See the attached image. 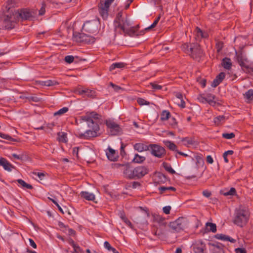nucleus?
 Returning a JSON list of instances; mask_svg holds the SVG:
<instances>
[{
  "instance_id": "1",
  "label": "nucleus",
  "mask_w": 253,
  "mask_h": 253,
  "mask_svg": "<svg viewBox=\"0 0 253 253\" xmlns=\"http://www.w3.org/2000/svg\"><path fill=\"white\" fill-rule=\"evenodd\" d=\"M7 11L4 13L2 19L6 29H11L16 24L18 18L28 19L32 16L31 13L27 10H23L19 12L10 7H6Z\"/></svg>"
},
{
  "instance_id": "2",
  "label": "nucleus",
  "mask_w": 253,
  "mask_h": 253,
  "mask_svg": "<svg viewBox=\"0 0 253 253\" xmlns=\"http://www.w3.org/2000/svg\"><path fill=\"white\" fill-rule=\"evenodd\" d=\"M82 120L84 122H86L87 126L90 129L86 130L84 133L79 132V136L82 138L86 139L97 136L99 130V127L97 123L94 122L87 116L82 117Z\"/></svg>"
},
{
  "instance_id": "3",
  "label": "nucleus",
  "mask_w": 253,
  "mask_h": 253,
  "mask_svg": "<svg viewBox=\"0 0 253 253\" xmlns=\"http://www.w3.org/2000/svg\"><path fill=\"white\" fill-rule=\"evenodd\" d=\"M115 30L116 32H120V31H122L123 33L129 36H133L137 30V27L133 26L129 20L125 19L116 23Z\"/></svg>"
},
{
  "instance_id": "4",
  "label": "nucleus",
  "mask_w": 253,
  "mask_h": 253,
  "mask_svg": "<svg viewBox=\"0 0 253 253\" xmlns=\"http://www.w3.org/2000/svg\"><path fill=\"white\" fill-rule=\"evenodd\" d=\"M250 216L249 210L246 208H240L236 211L234 222L239 226L243 227L248 222Z\"/></svg>"
},
{
  "instance_id": "5",
  "label": "nucleus",
  "mask_w": 253,
  "mask_h": 253,
  "mask_svg": "<svg viewBox=\"0 0 253 253\" xmlns=\"http://www.w3.org/2000/svg\"><path fill=\"white\" fill-rule=\"evenodd\" d=\"M170 230L172 233H178L183 231L186 226V220L181 217L169 224Z\"/></svg>"
},
{
  "instance_id": "6",
  "label": "nucleus",
  "mask_w": 253,
  "mask_h": 253,
  "mask_svg": "<svg viewBox=\"0 0 253 253\" xmlns=\"http://www.w3.org/2000/svg\"><path fill=\"white\" fill-rule=\"evenodd\" d=\"M106 125L107 127L108 131L111 135H117L122 132V128L119 125L113 120H107L106 121Z\"/></svg>"
},
{
  "instance_id": "7",
  "label": "nucleus",
  "mask_w": 253,
  "mask_h": 253,
  "mask_svg": "<svg viewBox=\"0 0 253 253\" xmlns=\"http://www.w3.org/2000/svg\"><path fill=\"white\" fill-rule=\"evenodd\" d=\"M151 151V154L157 158H162L166 154L165 149L157 144H150L149 145V149Z\"/></svg>"
},
{
  "instance_id": "8",
  "label": "nucleus",
  "mask_w": 253,
  "mask_h": 253,
  "mask_svg": "<svg viewBox=\"0 0 253 253\" xmlns=\"http://www.w3.org/2000/svg\"><path fill=\"white\" fill-rule=\"evenodd\" d=\"M191 247L194 253H205L206 250V244L201 240L194 241Z\"/></svg>"
},
{
  "instance_id": "9",
  "label": "nucleus",
  "mask_w": 253,
  "mask_h": 253,
  "mask_svg": "<svg viewBox=\"0 0 253 253\" xmlns=\"http://www.w3.org/2000/svg\"><path fill=\"white\" fill-rule=\"evenodd\" d=\"M148 169L144 166H139L133 169L134 177L141 178L148 173Z\"/></svg>"
},
{
  "instance_id": "10",
  "label": "nucleus",
  "mask_w": 253,
  "mask_h": 253,
  "mask_svg": "<svg viewBox=\"0 0 253 253\" xmlns=\"http://www.w3.org/2000/svg\"><path fill=\"white\" fill-rule=\"evenodd\" d=\"M105 153L108 160L111 161H116L118 158V153L110 146H108L106 149Z\"/></svg>"
},
{
  "instance_id": "11",
  "label": "nucleus",
  "mask_w": 253,
  "mask_h": 253,
  "mask_svg": "<svg viewBox=\"0 0 253 253\" xmlns=\"http://www.w3.org/2000/svg\"><path fill=\"white\" fill-rule=\"evenodd\" d=\"M109 7L107 4L103 3V1H100L99 6V12L103 19H106L108 17Z\"/></svg>"
},
{
  "instance_id": "12",
  "label": "nucleus",
  "mask_w": 253,
  "mask_h": 253,
  "mask_svg": "<svg viewBox=\"0 0 253 253\" xmlns=\"http://www.w3.org/2000/svg\"><path fill=\"white\" fill-rule=\"evenodd\" d=\"M83 28L89 33H94L97 30L96 23L93 21H87L84 24Z\"/></svg>"
},
{
  "instance_id": "13",
  "label": "nucleus",
  "mask_w": 253,
  "mask_h": 253,
  "mask_svg": "<svg viewBox=\"0 0 253 253\" xmlns=\"http://www.w3.org/2000/svg\"><path fill=\"white\" fill-rule=\"evenodd\" d=\"M190 51H191L190 53L193 58H196L197 56H200L203 53L200 45L197 43L190 46Z\"/></svg>"
},
{
  "instance_id": "14",
  "label": "nucleus",
  "mask_w": 253,
  "mask_h": 253,
  "mask_svg": "<svg viewBox=\"0 0 253 253\" xmlns=\"http://www.w3.org/2000/svg\"><path fill=\"white\" fill-rule=\"evenodd\" d=\"M225 77V74L223 72L220 73L212 81L211 85L213 87H215L217 86L220 83L222 82V81L223 80V79Z\"/></svg>"
},
{
  "instance_id": "15",
  "label": "nucleus",
  "mask_w": 253,
  "mask_h": 253,
  "mask_svg": "<svg viewBox=\"0 0 253 253\" xmlns=\"http://www.w3.org/2000/svg\"><path fill=\"white\" fill-rule=\"evenodd\" d=\"M0 166H2L5 170L8 171H11L14 168L10 163L3 158H0Z\"/></svg>"
},
{
  "instance_id": "16",
  "label": "nucleus",
  "mask_w": 253,
  "mask_h": 253,
  "mask_svg": "<svg viewBox=\"0 0 253 253\" xmlns=\"http://www.w3.org/2000/svg\"><path fill=\"white\" fill-rule=\"evenodd\" d=\"M80 196L82 198L87 201H93L95 199V195L92 193L87 191H82L80 194Z\"/></svg>"
},
{
  "instance_id": "17",
  "label": "nucleus",
  "mask_w": 253,
  "mask_h": 253,
  "mask_svg": "<svg viewBox=\"0 0 253 253\" xmlns=\"http://www.w3.org/2000/svg\"><path fill=\"white\" fill-rule=\"evenodd\" d=\"M80 37L83 42H84L86 43H92L95 41V39L93 37L86 34H82L80 35Z\"/></svg>"
},
{
  "instance_id": "18",
  "label": "nucleus",
  "mask_w": 253,
  "mask_h": 253,
  "mask_svg": "<svg viewBox=\"0 0 253 253\" xmlns=\"http://www.w3.org/2000/svg\"><path fill=\"white\" fill-rule=\"evenodd\" d=\"M124 174L125 175L126 177L128 178H132L134 177L133 169L132 170L128 165H126L124 167Z\"/></svg>"
},
{
  "instance_id": "19",
  "label": "nucleus",
  "mask_w": 253,
  "mask_h": 253,
  "mask_svg": "<svg viewBox=\"0 0 253 253\" xmlns=\"http://www.w3.org/2000/svg\"><path fill=\"white\" fill-rule=\"evenodd\" d=\"M194 34L196 36V39L198 40L201 38H206L208 37V34L206 32H203L200 28L197 27Z\"/></svg>"
},
{
  "instance_id": "20",
  "label": "nucleus",
  "mask_w": 253,
  "mask_h": 253,
  "mask_svg": "<svg viewBox=\"0 0 253 253\" xmlns=\"http://www.w3.org/2000/svg\"><path fill=\"white\" fill-rule=\"evenodd\" d=\"M79 93L81 95L87 97H93L95 96V92L89 89H82L79 91Z\"/></svg>"
},
{
  "instance_id": "21",
  "label": "nucleus",
  "mask_w": 253,
  "mask_h": 253,
  "mask_svg": "<svg viewBox=\"0 0 253 253\" xmlns=\"http://www.w3.org/2000/svg\"><path fill=\"white\" fill-rule=\"evenodd\" d=\"M134 149L139 152H142L149 149V146L145 145L143 143H136L134 146Z\"/></svg>"
},
{
  "instance_id": "22",
  "label": "nucleus",
  "mask_w": 253,
  "mask_h": 253,
  "mask_svg": "<svg viewBox=\"0 0 253 253\" xmlns=\"http://www.w3.org/2000/svg\"><path fill=\"white\" fill-rule=\"evenodd\" d=\"M216 237L217 239L224 241H229L231 243H235L236 241L235 239L224 234H217Z\"/></svg>"
},
{
  "instance_id": "23",
  "label": "nucleus",
  "mask_w": 253,
  "mask_h": 253,
  "mask_svg": "<svg viewBox=\"0 0 253 253\" xmlns=\"http://www.w3.org/2000/svg\"><path fill=\"white\" fill-rule=\"evenodd\" d=\"M222 66L224 69L228 70H230L232 66L231 60L228 58H225L223 59L222 61Z\"/></svg>"
},
{
  "instance_id": "24",
  "label": "nucleus",
  "mask_w": 253,
  "mask_h": 253,
  "mask_svg": "<svg viewBox=\"0 0 253 253\" xmlns=\"http://www.w3.org/2000/svg\"><path fill=\"white\" fill-rule=\"evenodd\" d=\"M160 120L162 121H165L168 120L170 117V113L168 110H163L161 113Z\"/></svg>"
},
{
  "instance_id": "25",
  "label": "nucleus",
  "mask_w": 253,
  "mask_h": 253,
  "mask_svg": "<svg viewBox=\"0 0 253 253\" xmlns=\"http://www.w3.org/2000/svg\"><path fill=\"white\" fill-rule=\"evenodd\" d=\"M215 96L212 94H207L206 96V102L209 103L211 105H214L215 104V101L214 100Z\"/></svg>"
},
{
  "instance_id": "26",
  "label": "nucleus",
  "mask_w": 253,
  "mask_h": 253,
  "mask_svg": "<svg viewBox=\"0 0 253 253\" xmlns=\"http://www.w3.org/2000/svg\"><path fill=\"white\" fill-rule=\"evenodd\" d=\"M58 140L59 142L66 143L68 141L67 135L66 133L61 132L58 134Z\"/></svg>"
},
{
  "instance_id": "27",
  "label": "nucleus",
  "mask_w": 253,
  "mask_h": 253,
  "mask_svg": "<svg viewBox=\"0 0 253 253\" xmlns=\"http://www.w3.org/2000/svg\"><path fill=\"white\" fill-rule=\"evenodd\" d=\"M164 142L170 150L176 152L178 151L176 146L173 142L168 140L164 141Z\"/></svg>"
},
{
  "instance_id": "28",
  "label": "nucleus",
  "mask_w": 253,
  "mask_h": 253,
  "mask_svg": "<svg viewBox=\"0 0 253 253\" xmlns=\"http://www.w3.org/2000/svg\"><path fill=\"white\" fill-rule=\"evenodd\" d=\"M206 226L208 231H211L213 233H215L216 231V226L214 223L207 222Z\"/></svg>"
},
{
  "instance_id": "29",
  "label": "nucleus",
  "mask_w": 253,
  "mask_h": 253,
  "mask_svg": "<svg viewBox=\"0 0 253 253\" xmlns=\"http://www.w3.org/2000/svg\"><path fill=\"white\" fill-rule=\"evenodd\" d=\"M125 64L123 62L114 63L110 66L109 69L111 71L116 68L121 69L125 67Z\"/></svg>"
},
{
  "instance_id": "30",
  "label": "nucleus",
  "mask_w": 253,
  "mask_h": 253,
  "mask_svg": "<svg viewBox=\"0 0 253 253\" xmlns=\"http://www.w3.org/2000/svg\"><path fill=\"white\" fill-rule=\"evenodd\" d=\"M146 158L144 156L139 155L137 154L134 155L133 159V162L136 163H143Z\"/></svg>"
},
{
  "instance_id": "31",
  "label": "nucleus",
  "mask_w": 253,
  "mask_h": 253,
  "mask_svg": "<svg viewBox=\"0 0 253 253\" xmlns=\"http://www.w3.org/2000/svg\"><path fill=\"white\" fill-rule=\"evenodd\" d=\"M182 141L186 146L193 145L195 144V141L192 138L186 137L183 138Z\"/></svg>"
},
{
  "instance_id": "32",
  "label": "nucleus",
  "mask_w": 253,
  "mask_h": 253,
  "mask_svg": "<svg viewBox=\"0 0 253 253\" xmlns=\"http://www.w3.org/2000/svg\"><path fill=\"white\" fill-rule=\"evenodd\" d=\"M17 182L21 185V186L23 188H26L29 189H31L32 188V186L31 185L27 184L22 179H18Z\"/></svg>"
},
{
  "instance_id": "33",
  "label": "nucleus",
  "mask_w": 253,
  "mask_h": 253,
  "mask_svg": "<svg viewBox=\"0 0 253 253\" xmlns=\"http://www.w3.org/2000/svg\"><path fill=\"white\" fill-rule=\"evenodd\" d=\"M238 61L239 64L242 68H247L248 67L246 59H244L242 58V57L238 56Z\"/></svg>"
},
{
  "instance_id": "34",
  "label": "nucleus",
  "mask_w": 253,
  "mask_h": 253,
  "mask_svg": "<svg viewBox=\"0 0 253 253\" xmlns=\"http://www.w3.org/2000/svg\"><path fill=\"white\" fill-rule=\"evenodd\" d=\"M245 97L248 100H253V90L249 89L244 94Z\"/></svg>"
},
{
  "instance_id": "35",
  "label": "nucleus",
  "mask_w": 253,
  "mask_h": 253,
  "mask_svg": "<svg viewBox=\"0 0 253 253\" xmlns=\"http://www.w3.org/2000/svg\"><path fill=\"white\" fill-rule=\"evenodd\" d=\"M163 166H164L165 169L166 170H167L168 171H169V172L172 173V174L174 173L175 172V170L172 168V167L170 166V165H169L166 163H164Z\"/></svg>"
},
{
  "instance_id": "36",
  "label": "nucleus",
  "mask_w": 253,
  "mask_h": 253,
  "mask_svg": "<svg viewBox=\"0 0 253 253\" xmlns=\"http://www.w3.org/2000/svg\"><path fill=\"white\" fill-rule=\"evenodd\" d=\"M225 120V117L223 116H219L214 119V122L217 125H219L221 122H223Z\"/></svg>"
},
{
  "instance_id": "37",
  "label": "nucleus",
  "mask_w": 253,
  "mask_h": 253,
  "mask_svg": "<svg viewBox=\"0 0 253 253\" xmlns=\"http://www.w3.org/2000/svg\"><path fill=\"white\" fill-rule=\"evenodd\" d=\"M58 226L60 228V229L63 232L66 234L68 231V227H67L66 225H65L63 223L61 222H59L58 223Z\"/></svg>"
},
{
  "instance_id": "38",
  "label": "nucleus",
  "mask_w": 253,
  "mask_h": 253,
  "mask_svg": "<svg viewBox=\"0 0 253 253\" xmlns=\"http://www.w3.org/2000/svg\"><path fill=\"white\" fill-rule=\"evenodd\" d=\"M33 174L37 176L41 181H43L46 177V174L43 172H34Z\"/></svg>"
},
{
  "instance_id": "39",
  "label": "nucleus",
  "mask_w": 253,
  "mask_h": 253,
  "mask_svg": "<svg viewBox=\"0 0 253 253\" xmlns=\"http://www.w3.org/2000/svg\"><path fill=\"white\" fill-rule=\"evenodd\" d=\"M68 111V108L67 107H63L60 109H59L58 111H56L54 113V116L57 115H62L65 113H66Z\"/></svg>"
},
{
  "instance_id": "40",
  "label": "nucleus",
  "mask_w": 253,
  "mask_h": 253,
  "mask_svg": "<svg viewBox=\"0 0 253 253\" xmlns=\"http://www.w3.org/2000/svg\"><path fill=\"white\" fill-rule=\"evenodd\" d=\"M169 120V125L173 128H176L177 127V123L175 120V119L173 117H170Z\"/></svg>"
},
{
  "instance_id": "41",
  "label": "nucleus",
  "mask_w": 253,
  "mask_h": 253,
  "mask_svg": "<svg viewBox=\"0 0 253 253\" xmlns=\"http://www.w3.org/2000/svg\"><path fill=\"white\" fill-rule=\"evenodd\" d=\"M137 102L141 106L149 105L150 104L149 102L142 98H138L137 100Z\"/></svg>"
},
{
  "instance_id": "42",
  "label": "nucleus",
  "mask_w": 253,
  "mask_h": 253,
  "mask_svg": "<svg viewBox=\"0 0 253 253\" xmlns=\"http://www.w3.org/2000/svg\"><path fill=\"white\" fill-rule=\"evenodd\" d=\"M222 136L225 139H230L235 137V134L233 132L229 133H222Z\"/></svg>"
},
{
  "instance_id": "43",
  "label": "nucleus",
  "mask_w": 253,
  "mask_h": 253,
  "mask_svg": "<svg viewBox=\"0 0 253 253\" xmlns=\"http://www.w3.org/2000/svg\"><path fill=\"white\" fill-rule=\"evenodd\" d=\"M56 82L52 81V80H47L45 81H43L42 82V84L45 86H52L55 84Z\"/></svg>"
},
{
  "instance_id": "44",
  "label": "nucleus",
  "mask_w": 253,
  "mask_h": 253,
  "mask_svg": "<svg viewBox=\"0 0 253 253\" xmlns=\"http://www.w3.org/2000/svg\"><path fill=\"white\" fill-rule=\"evenodd\" d=\"M0 137L8 140H14V139L12 138L10 135L2 132H0Z\"/></svg>"
},
{
  "instance_id": "45",
  "label": "nucleus",
  "mask_w": 253,
  "mask_h": 253,
  "mask_svg": "<svg viewBox=\"0 0 253 253\" xmlns=\"http://www.w3.org/2000/svg\"><path fill=\"white\" fill-rule=\"evenodd\" d=\"M160 16L157 17L155 19V20L154 21V22L150 26H149L148 27L146 28L145 29V30H149V29H150L151 28H154L157 25V24H158L159 21L160 20Z\"/></svg>"
},
{
  "instance_id": "46",
  "label": "nucleus",
  "mask_w": 253,
  "mask_h": 253,
  "mask_svg": "<svg viewBox=\"0 0 253 253\" xmlns=\"http://www.w3.org/2000/svg\"><path fill=\"white\" fill-rule=\"evenodd\" d=\"M213 253H224V252L222 248L219 246H215L213 249Z\"/></svg>"
},
{
  "instance_id": "47",
  "label": "nucleus",
  "mask_w": 253,
  "mask_h": 253,
  "mask_svg": "<svg viewBox=\"0 0 253 253\" xmlns=\"http://www.w3.org/2000/svg\"><path fill=\"white\" fill-rule=\"evenodd\" d=\"M74 60V57L72 55H67L65 57V61L68 64H71L73 62Z\"/></svg>"
},
{
  "instance_id": "48",
  "label": "nucleus",
  "mask_w": 253,
  "mask_h": 253,
  "mask_svg": "<svg viewBox=\"0 0 253 253\" xmlns=\"http://www.w3.org/2000/svg\"><path fill=\"white\" fill-rule=\"evenodd\" d=\"M104 247L109 251H111L112 252H114L115 251V249L112 247L109 242L105 241L104 243Z\"/></svg>"
},
{
  "instance_id": "49",
  "label": "nucleus",
  "mask_w": 253,
  "mask_h": 253,
  "mask_svg": "<svg viewBox=\"0 0 253 253\" xmlns=\"http://www.w3.org/2000/svg\"><path fill=\"white\" fill-rule=\"evenodd\" d=\"M86 116L90 118L92 121H93V119L95 120L99 119V115L97 113L93 112L90 113L88 115H86Z\"/></svg>"
},
{
  "instance_id": "50",
  "label": "nucleus",
  "mask_w": 253,
  "mask_h": 253,
  "mask_svg": "<svg viewBox=\"0 0 253 253\" xmlns=\"http://www.w3.org/2000/svg\"><path fill=\"white\" fill-rule=\"evenodd\" d=\"M150 85L154 90H160V89H162V86L161 85L158 84L154 83H150Z\"/></svg>"
},
{
  "instance_id": "51",
  "label": "nucleus",
  "mask_w": 253,
  "mask_h": 253,
  "mask_svg": "<svg viewBox=\"0 0 253 253\" xmlns=\"http://www.w3.org/2000/svg\"><path fill=\"white\" fill-rule=\"evenodd\" d=\"M110 85L113 88L114 90L118 92H120L121 90H123V88L120 86L115 85L112 83H110Z\"/></svg>"
},
{
  "instance_id": "52",
  "label": "nucleus",
  "mask_w": 253,
  "mask_h": 253,
  "mask_svg": "<svg viewBox=\"0 0 253 253\" xmlns=\"http://www.w3.org/2000/svg\"><path fill=\"white\" fill-rule=\"evenodd\" d=\"M73 251L72 253H83V250L78 246L73 247Z\"/></svg>"
},
{
  "instance_id": "53",
  "label": "nucleus",
  "mask_w": 253,
  "mask_h": 253,
  "mask_svg": "<svg viewBox=\"0 0 253 253\" xmlns=\"http://www.w3.org/2000/svg\"><path fill=\"white\" fill-rule=\"evenodd\" d=\"M198 100L203 103L206 102V96H204L203 94H199L197 97Z\"/></svg>"
},
{
  "instance_id": "54",
  "label": "nucleus",
  "mask_w": 253,
  "mask_h": 253,
  "mask_svg": "<svg viewBox=\"0 0 253 253\" xmlns=\"http://www.w3.org/2000/svg\"><path fill=\"white\" fill-rule=\"evenodd\" d=\"M122 220L130 228H133V226L131 222L129 220H128L126 217H122Z\"/></svg>"
},
{
  "instance_id": "55",
  "label": "nucleus",
  "mask_w": 253,
  "mask_h": 253,
  "mask_svg": "<svg viewBox=\"0 0 253 253\" xmlns=\"http://www.w3.org/2000/svg\"><path fill=\"white\" fill-rule=\"evenodd\" d=\"M182 49L187 53L190 54V47L187 43H185L182 45Z\"/></svg>"
},
{
  "instance_id": "56",
  "label": "nucleus",
  "mask_w": 253,
  "mask_h": 253,
  "mask_svg": "<svg viewBox=\"0 0 253 253\" xmlns=\"http://www.w3.org/2000/svg\"><path fill=\"white\" fill-rule=\"evenodd\" d=\"M195 159L197 161V163L199 165H203L204 164V160L200 155L195 156Z\"/></svg>"
},
{
  "instance_id": "57",
  "label": "nucleus",
  "mask_w": 253,
  "mask_h": 253,
  "mask_svg": "<svg viewBox=\"0 0 253 253\" xmlns=\"http://www.w3.org/2000/svg\"><path fill=\"white\" fill-rule=\"evenodd\" d=\"M45 12V5L44 4H42L41 8L39 11V15H43Z\"/></svg>"
},
{
  "instance_id": "58",
  "label": "nucleus",
  "mask_w": 253,
  "mask_h": 253,
  "mask_svg": "<svg viewBox=\"0 0 253 253\" xmlns=\"http://www.w3.org/2000/svg\"><path fill=\"white\" fill-rule=\"evenodd\" d=\"M153 218L154 221H156L159 223H160L163 221V218L158 215H154Z\"/></svg>"
},
{
  "instance_id": "59",
  "label": "nucleus",
  "mask_w": 253,
  "mask_h": 253,
  "mask_svg": "<svg viewBox=\"0 0 253 253\" xmlns=\"http://www.w3.org/2000/svg\"><path fill=\"white\" fill-rule=\"evenodd\" d=\"M122 12H119L117 16L116 19L115 20L114 26H115L116 23L119 22L120 21H121V20L125 19L122 18Z\"/></svg>"
},
{
  "instance_id": "60",
  "label": "nucleus",
  "mask_w": 253,
  "mask_h": 253,
  "mask_svg": "<svg viewBox=\"0 0 253 253\" xmlns=\"http://www.w3.org/2000/svg\"><path fill=\"white\" fill-rule=\"evenodd\" d=\"M170 209L171 207L170 206H165L163 209V212L167 214H169Z\"/></svg>"
},
{
  "instance_id": "61",
  "label": "nucleus",
  "mask_w": 253,
  "mask_h": 253,
  "mask_svg": "<svg viewBox=\"0 0 253 253\" xmlns=\"http://www.w3.org/2000/svg\"><path fill=\"white\" fill-rule=\"evenodd\" d=\"M66 234L70 235V236H74L75 234V232L72 229L69 228V229H68V231H67V233H66Z\"/></svg>"
},
{
  "instance_id": "62",
  "label": "nucleus",
  "mask_w": 253,
  "mask_h": 253,
  "mask_svg": "<svg viewBox=\"0 0 253 253\" xmlns=\"http://www.w3.org/2000/svg\"><path fill=\"white\" fill-rule=\"evenodd\" d=\"M236 253H246L245 249L244 248H237L235 249Z\"/></svg>"
},
{
  "instance_id": "63",
  "label": "nucleus",
  "mask_w": 253,
  "mask_h": 253,
  "mask_svg": "<svg viewBox=\"0 0 253 253\" xmlns=\"http://www.w3.org/2000/svg\"><path fill=\"white\" fill-rule=\"evenodd\" d=\"M29 241L30 246H32L33 248L36 249L37 248V245L34 240L31 239H29Z\"/></svg>"
},
{
  "instance_id": "64",
  "label": "nucleus",
  "mask_w": 253,
  "mask_h": 253,
  "mask_svg": "<svg viewBox=\"0 0 253 253\" xmlns=\"http://www.w3.org/2000/svg\"><path fill=\"white\" fill-rule=\"evenodd\" d=\"M207 161L208 163L211 164L213 162V159L211 155H208L207 157Z\"/></svg>"
}]
</instances>
